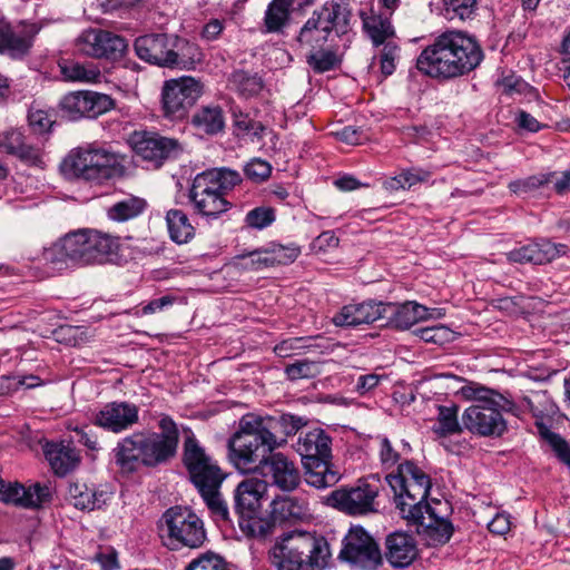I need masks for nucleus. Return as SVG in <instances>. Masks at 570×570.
<instances>
[{"instance_id": "obj_14", "label": "nucleus", "mask_w": 570, "mask_h": 570, "mask_svg": "<svg viewBox=\"0 0 570 570\" xmlns=\"http://www.w3.org/2000/svg\"><path fill=\"white\" fill-rule=\"evenodd\" d=\"M340 558L361 570H375L382 563L379 544L362 527L345 535Z\"/></svg>"}, {"instance_id": "obj_5", "label": "nucleus", "mask_w": 570, "mask_h": 570, "mask_svg": "<svg viewBox=\"0 0 570 570\" xmlns=\"http://www.w3.org/2000/svg\"><path fill=\"white\" fill-rule=\"evenodd\" d=\"M269 429L256 414L248 413L239 420L238 430L228 440V458L238 471L255 472L281 445Z\"/></svg>"}, {"instance_id": "obj_4", "label": "nucleus", "mask_w": 570, "mask_h": 570, "mask_svg": "<svg viewBox=\"0 0 570 570\" xmlns=\"http://www.w3.org/2000/svg\"><path fill=\"white\" fill-rule=\"evenodd\" d=\"M183 464L189 481L197 489L212 517L216 521H228V505L220 493L227 474L218 462L206 453L193 433L187 435L184 441Z\"/></svg>"}, {"instance_id": "obj_11", "label": "nucleus", "mask_w": 570, "mask_h": 570, "mask_svg": "<svg viewBox=\"0 0 570 570\" xmlns=\"http://www.w3.org/2000/svg\"><path fill=\"white\" fill-rule=\"evenodd\" d=\"M163 520L167 531L166 544L171 550L181 547L196 549L206 540L203 520L187 507H171L164 514Z\"/></svg>"}, {"instance_id": "obj_13", "label": "nucleus", "mask_w": 570, "mask_h": 570, "mask_svg": "<svg viewBox=\"0 0 570 570\" xmlns=\"http://www.w3.org/2000/svg\"><path fill=\"white\" fill-rule=\"evenodd\" d=\"M203 94L202 83L191 77L166 80L161 88V110L165 118L183 120Z\"/></svg>"}, {"instance_id": "obj_50", "label": "nucleus", "mask_w": 570, "mask_h": 570, "mask_svg": "<svg viewBox=\"0 0 570 570\" xmlns=\"http://www.w3.org/2000/svg\"><path fill=\"white\" fill-rule=\"evenodd\" d=\"M320 49H312L306 56V62L316 73L330 71L341 63V58L335 51Z\"/></svg>"}, {"instance_id": "obj_16", "label": "nucleus", "mask_w": 570, "mask_h": 570, "mask_svg": "<svg viewBox=\"0 0 570 570\" xmlns=\"http://www.w3.org/2000/svg\"><path fill=\"white\" fill-rule=\"evenodd\" d=\"M129 142L138 156L156 167L166 159L176 158L181 153V146L177 139L164 137L157 132L135 131Z\"/></svg>"}, {"instance_id": "obj_28", "label": "nucleus", "mask_w": 570, "mask_h": 570, "mask_svg": "<svg viewBox=\"0 0 570 570\" xmlns=\"http://www.w3.org/2000/svg\"><path fill=\"white\" fill-rule=\"evenodd\" d=\"M386 550V560L394 568L409 567L419 554L414 538L404 532L387 535Z\"/></svg>"}, {"instance_id": "obj_15", "label": "nucleus", "mask_w": 570, "mask_h": 570, "mask_svg": "<svg viewBox=\"0 0 570 570\" xmlns=\"http://www.w3.org/2000/svg\"><path fill=\"white\" fill-rule=\"evenodd\" d=\"M377 495V485L358 480L354 487H342L332 491L327 497V503L346 514L360 515L376 511Z\"/></svg>"}, {"instance_id": "obj_63", "label": "nucleus", "mask_w": 570, "mask_h": 570, "mask_svg": "<svg viewBox=\"0 0 570 570\" xmlns=\"http://www.w3.org/2000/svg\"><path fill=\"white\" fill-rule=\"evenodd\" d=\"M302 343H303L302 337H293V338L284 340L274 347V352L279 357H288L292 355L293 351L303 347Z\"/></svg>"}, {"instance_id": "obj_29", "label": "nucleus", "mask_w": 570, "mask_h": 570, "mask_svg": "<svg viewBox=\"0 0 570 570\" xmlns=\"http://www.w3.org/2000/svg\"><path fill=\"white\" fill-rule=\"evenodd\" d=\"M271 517L276 522L297 523L311 517L304 498L278 495L271 503Z\"/></svg>"}, {"instance_id": "obj_58", "label": "nucleus", "mask_w": 570, "mask_h": 570, "mask_svg": "<svg viewBox=\"0 0 570 570\" xmlns=\"http://www.w3.org/2000/svg\"><path fill=\"white\" fill-rule=\"evenodd\" d=\"M417 334L424 342L443 344L450 340L452 332L446 326L439 325L420 328Z\"/></svg>"}, {"instance_id": "obj_41", "label": "nucleus", "mask_w": 570, "mask_h": 570, "mask_svg": "<svg viewBox=\"0 0 570 570\" xmlns=\"http://www.w3.org/2000/svg\"><path fill=\"white\" fill-rule=\"evenodd\" d=\"M458 405H439L436 423L433 425L432 431L441 438L460 433L462 428L458 419Z\"/></svg>"}, {"instance_id": "obj_62", "label": "nucleus", "mask_w": 570, "mask_h": 570, "mask_svg": "<svg viewBox=\"0 0 570 570\" xmlns=\"http://www.w3.org/2000/svg\"><path fill=\"white\" fill-rule=\"evenodd\" d=\"M403 184L406 189H410L412 186L426 181L431 174L424 169H409L403 170L402 173Z\"/></svg>"}, {"instance_id": "obj_7", "label": "nucleus", "mask_w": 570, "mask_h": 570, "mask_svg": "<svg viewBox=\"0 0 570 570\" xmlns=\"http://www.w3.org/2000/svg\"><path fill=\"white\" fill-rule=\"evenodd\" d=\"M302 456L306 482L316 488L324 489L335 485L341 473L332 463V439L320 428L302 432L295 445Z\"/></svg>"}, {"instance_id": "obj_26", "label": "nucleus", "mask_w": 570, "mask_h": 570, "mask_svg": "<svg viewBox=\"0 0 570 570\" xmlns=\"http://www.w3.org/2000/svg\"><path fill=\"white\" fill-rule=\"evenodd\" d=\"M266 491L267 481L264 480L253 478L238 483L234 491V510L239 519L258 512Z\"/></svg>"}, {"instance_id": "obj_42", "label": "nucleus", "mask_w": 570, "mask_h": 570, "mask_svg": "<svg viewBox=\"0 0 570 570\" xmlns=\"http://www.w3.org/2000/svg\"><path fill=\"white\" fill-rule=\"evenodd\" d=\"M203 178L219 190L224 196L227 190H230L236 185L242 183V176L237 170L222 167L214 168L199 174Z\"/></svg>"}, {"instance_id": "obj_59", "label": "nucleus", "mask_w": 570, "mask_h": 570, "mask_svg": "<svg viewBox=\"0 0 570 570\" xmlns=\"http://www.w3.org/2000/svg\"><path fill=\"white\" fill-rule=\"evenodd\" d=\"M380 458L383 465L391 468L397 463L400 454L392 448L389 439L383 438L380 444Z\"/></svg>"}, {"instance_id": "obj_55", "label": "nucleus", "mask_w": 570, "mask_h": 570, "mask_svg": "<svg viewBox=\"0 0 570 570\" xmlns=\"http://www.w3.org/2000/svg\"><path fill=\"white\" fill-rule=\"evenodd\" d=\"M541 435L551 446L559 461L570 469V444L560 434L548 429L541 431Z\"/></svg>"}, {"instance_id": "obj_22", "label": "nucleus", "mask_w": 570, "mask_h": 570, "mask_svg": "<svg viewBox=\"0 0 570 570\" xmlns=\"http://www.w3.org/2000/svg\"><path fill=\"white\" fill-rule=\"evenodd\" d=\"M189 198L195 209L207 217H217L230 207L225 196L200 175H197L193 181Z\"/></svg>"}, {"instance_id": "obj_23", "label": "nucleus", "mask_w": 570, "mask_h": 570, "mask_svg": "<svg viewBox=\"0 0 570 570\" xmlns=\"http://www.w3.org/2000/svg\"><path fill=\"white\" fill-rule=\"evenodd\" d=\"M174 36L167 33H149L138 37L134 47L136 55L144 61L169 68L171 57V46Z\"/></svg>"}, {"instance_id": "obj_48", "label": "nucleus", "mask_w": 570, "mask_h": 570, "mask_svg": "<svg viewBox=\"0 0 570 570\" xmlns=\"http://www.w3.org/2000/svg\"><path fill=\"white\" fill-rule=\"evenodd\" d=\"M263 420L266 425H271L269 432L275 435L278 431L284 435L296 434L306 424L302 416L292 414H283L279 417L263 416Z\"/></svg>"}, {"instance_id": "obj_51", "label": "nucleus", "mask_w": 570, "mask_h": 570, "mask_svg": "<svg viewBox=\"0 0 570 570\" xmlns=\"http://www.w3.org/2000/svg\"><path fill=\"white\" fill-rule=\"evenodd\" d=\"M56 122V114L52 109H41L31 106L28 111V124L37 134L48 132Z\"/></svg>"}, {"instance_id": "obj_35", "label": "nucleus", "mask_w": 570, "mask_h": 570, "mask_svg": "<svg viewBox=\"0 0 570 570\" xmlns=\"http://www.w3.org/2000/svg\"><path fill=\"white\" fill-rule=\"evenodd\" d=\"M111 493L88 488L87 484L72 482L68 489V497L76 509L92 511L101 509L110 499Z\"/></svg>"}, {"instance_id": "obj_21", "label": "nucleus", "mask_w": 570, "mask_h": 570, "mask_svg": "<svg viewBox=\"0 0 570 570\" xmlns=\"http://www.w3.org/2000/svg\"><path fill=\"white\" fill-rule=\"evenodd\" d=\"M566 244H556L548 238H539L519 248L507 253V259L518 264H548L561 256L567 255Z\"/></svg>"}, {"instance_id": "obj_25", "label": "nucleus", "mask_w": 570, "mask_h": 570, "mask_svg": "<svg viewBox=\"0 0 570 570\" xmlns=\"http://www.w3.org/2000/svg\"><path fill=\"white\" fill-rule=\"evenodd\" d=\"M442 315L441 309L433 308L430 312L428 307L415 302H406L401 305L384 303L383 320H387L393 326L401 330H406L420 321Z\"/></svg>"}, {"instance_id": "obj_32", "label": "nucleus", "mask_w": 570, "mask_h": 570, "mask_svg": "<svg viewBox=\"0 0 570 570\" xmlns=\"http://www.w3.org/2000/svg\"><path fill=\"white\" fill-rule=\"evenodd\" d=\"M360 18L364 32L375 47L395 38V29L390 17L370 9L368 11L361 10Z\"/></svg>"}, {"instance_id": "obj_1", "label": "nucleus", "mask_w": 570, "mask_h": 570, "mask_svg": "<svg viewBox=\"0 0 570 570\" xmlns=\"http://www.w3.org/2000/svg\"><path fill=\"white\" fill-rule=\"evenodd\" d=\"M385 479L402 519L416 525L417 533L429 546L445 544L453 534V525L426 503L432 485L430 476L412 461H405L399 464L396 473H390Z\"/></svg>"}, {"instance_id": "obj_20", "label": "nucleus", "mask_w": 570, "mask_h": 570, "mask_svg": "<svg viewBox=\"0 0 570 570\" xmlns=\"http://www.w3.org/2000/svg\"><path fill=\"white\" fill-rule=\"evenodd\" d=\"M255 472L285 492L294 491L301 483V474L294 462L279 452L271 454Z\"/></svg>"}, {"instance_id": "obj_34", "label": "nucleus", "mask_w": 570, "mask_h": 570, "mask_svg": "<svg viewBox=\"0 0 570 570\" xmlns=\"http://www.w3.org/2000/svg\"><path fill=\"white\" fill-rule=\"evenodd\" d=\"M45 455L55 473L60 476L72 471L80 460L77 450L70 443H48Z\"/></svg>"}, {"instance_id": "obj_27", "label": "nucleus", "mask_w": 570, "mask_h": 570, "mask_svg": "<svg viewBox=\"0 0 570 570\" xmlns=\"http://www.w3.org/2000/svg\"><path fill=\"white\" fill-rule=\"evenodd\" d=\"M0 151L17 157L29 166H40L42 155L39 148L26 142L24 135L18 129L0 132Z\"/></svg>"}, {"instance_id": "obj_37", "label": "nucleus", "mask_w": 570, "mask_h": 570, "mask_svg": "<svg viewBox=\"0 0 570 570\" xmlns=\"http://www.w3.org/2000/svg\"><path fill=\"white\" fill-rule=\"evenodd\" d=\"M294 0H273L265 11L264 31L267 33L281 32L288 24Z\"/></svg>"}, {"instance_id": "obj_64", "label": "nucleus", "mask_w": 570, "mask_h": 570, "mask_svg": "<svg viewBox=\"0 0 570 570\" xmlns=\"http://www.w3.org/2000/svg\"><path fill=\"white\" fill-rule=\"evenodd\" d=\"M488 529L494 534H505L510 530L509 517L505 514H497L489 523Z\"/></svg>"}, {"instance_id": "obj_10", "label": "nucleus", "mask_w": 570, "mask_h": 570, "mask_svg": "<svg viewBox=\"0 0 570 570\" xmlns=\"http://www.w3.org/2000/svg\"><path fill=\"white\" fill-rule=\"evenodd\" d=\"M352 12L345 0H328L301 28L296 41L309 49L322 48L335 32L344 35L348 30Z\"/></svg>"}, {"instance_id": "obj_44", "label": "nucleus", "mask_w": 570, "mask_h": 570, "mask_svg": "<svg viewBox=\"0 0 570 570\" xmlns=\"http://www.w3.org/2000/svg\"><path fill=\"white\" fill-rule=\"evenodd\" d=\"M554 173L538 174L509 183V189L517 196H528L550 184Z\"/></svg>"}, {"instance_id": "obj_49", "label": "nucleus", "mask_w": 570, "mask_h": 570, "mask_svg": "<svg viewBox=\"0 0 570 570\" xmlns=\"http://www.w3.org/2000/svg\"><path fill=\"white\" fill-rule=\"evenodd\" d=\"M296 257V250L293 249L289 255H286L283 247L272 253L255 252L250 255V267L261 269L262 267H268L275 264H286L288 262H293Z\"/></svg>"}, {"instance_id": "obj_6", "label": "nucleus", "mask_w": 570, "mask_h": 570, "mask_svg": "<svg viewBox=\"0 0 570 570\" xmlns=\"http://www.w3.org/2000/svg\"><path fill=\"white\" fill-rule=\"evenodd\" d=\"M330 557L326 540L306 531L284 534L268 552L276 570H323Z\"/></svg>"}, {"instance_id": "obj_3", "label": "nucleus", "mask_w": 570, "mask_h": 570, "mask_svg": "<svg viewBox=\"0 0 570 570\" xmlns=\"http://www.w3.org/2000/svg\"><path fill=\"white\" fill-rule=\"evenodd\" d=\"M459 393L475 404L462 414L463 426L472 434L484 438H500L508 431L503 413L515 414L518 406L500 392L475 382L463 385Z\"/></svg>"}, {"instance_id": "obj_17", "label": "nucleus", "mask_w": 570, "mask_h": 570, "mask_svg": "<svg viewBox=\"0 0 570 570\" xmlns=\"http://www.w3.org/2000/svg\"><path fill=\"white\" fill-rule=\"evenodd\" d=\"M61 111L71 120L96 118L114 108V100L106 94L90 90L69 92L59 102Z\"/></svg>"}, {"instance_id": "obj_9", "label": "nucleus", "mask_w": 570, "mask_h": 570, "mask_svg": "<svg viewBox=\"0 0 570 570\" xmlns=\"http://www.w3.org/2000/svg\"><path fill=\"white\" fill-rule=\"evenodd\" d=\"M62 171L70 177L102 185L124 175L120 157L104 148H77L63 159Z\"/></svg>"}, {"instance_id": "obj_40", "label": "nucleus", "mask_w": 570, "mask_h": 570, "mask_svg": "<svg viewBox=\"0 0 570 570\" xmlns=\"http://www.w3.org/2000/svg\"><path fill=\"white\" fill-rule=\"evenodd\" d=\"M170 238L177 244L189 242L195 235V228L188 216L180 209H170L166 215Z\"/></svg>"}, {"instance_id": "obj_33", "label": "nucleus", "mask_w": 570, "mask_h": 570, "mask_svg": "<svg viewBox=\"0 0 570 570\" xmlns=\"http://www.w3.org/2000/svg\"><path fill=\"white\" fill-rule=\"evenodd\" d=\"M112 454L115 463L122 473L136 472L142 465V454L136 432L119 440Z\"/></svg>"}, {"instance_id": "obj_57", "label": "nucleus", "mask_w": 570, "mask_h": 570, "mask_svg": "<svg viewBox=\"0 0 570 570\" xmlns=\"http://www.w3.org/2000/svg\"><path fill=\"white\" fill-rule=\"evenodd\" d=\"M275 220V212L271 207H256L249 210L245 217L247 226L263 229Z\"/></svg>"}, {"instance_id": "obj_56", "label": "nucleus", "mask_w": 570, "mask_h": 570, "mask_svg": "<svg viewBox=\"0 0 570 570\" xmlns=\"http://www.w3.org/2000/svg\"><path fill=\"white\" fill-rule=\"evenodd\" d=\"M243 170L247 179L259 184L271 177L272 165L262 158H253L245 164Z\"/></svg>"}, {"instance_id": "obj_38", "label": "nucleus", "mask_w": 570, "mask_h": 570, "mask_svg": "<svg viewBox=\"0 0 570 570\" xmlns=\"http://www.w3.org/2000/svg\"><path fill=\"white\" fill-rule=\"evenodd\" d=\"M191 124L199 131L216 135L225 127L223 110L219 106L202 107L194 114Z\"/></svg>"}, {"instance_id": "obj_52", "label": "nucleus", "mask_w": 570, "mask_h": 570, "mask_svg": "<svg viewBox=\"0 0 570 570\" xmlns=\"http://www.w3.org/2000/svg\"><path fill=\"white\" fill-rule=\"evenodd\" d=\"M381 46H383L380 55L381 71L384 76H391L395 71L401 49L394 39H390Z\"/></svg>"}, {"instance_id": "obj_60", "label": "nucleus", "mask_w": 570, "mask_h": 570, "mask_svg": "<svg viewBox=\"0 0 570 570\" xmlns=\"http://www.w3.org/2000/svg\"><path fill=\"white\" fill-rule=\"evenodd\" d=\"M141 0H104L101 8L106 13L127 11L135 8Z\"/></svg>"}, {"instance_id": "obj_53", "label": "nucleus", "mask_w": 570, "mask_h": 570, "mask_svg": "<svg viewBox=\"0 0 570 570\" xmlns=\"http://www.w3.org/2000/svg\"><path fill=\"white\" fill-rule=\"evenodd\" d=\"M320 372V365L308 360L296 361L285 367V374L291 381L312 379L318 375Z\"/></svg>"}, {"instance_id": "obj_61", "label": "nucleus", "mask_w": 570, "mask_h": 570, "mask_svg": "<svg viewBox=\"0 0 570 570\" xmlns=\"http://www.w3.org/2000/svg\"><path fill=\"white\" fill-rule=\"evenodd\" d=\"M340 239L335 236L332 230L323 232L313 240V248L320 252H326L330 248L338 246Z\"/></svg>"}, {"instance_id": "obj_39", "label": "nucleus", "mask_w": 570, "mask_h": 570, "mask_svg": "<svg viewBox=\"0 0 570 570\" xmlns=\"http://www.w3.org/2000/svg\"><path fill=\"white\" fill-rule=\"evenodd\" d=\"M59 69L63 80L71 82H97L101 77L92 63L85 65L70 59H62Z\"/></svg>"}, {"instance_id": "obj_12", "label": "nucleus", "mask_w": 570, "mask_h": 570, "mask_svg": "<svg viewBox=\"0 0 570 570\" xmlns=\"http://www.w3.org/2000/svg\"><path fill=\"white\" fill-rule=\"evenodd\" d=\"M161 432H136L141 449L142 465L157 466L176 454L179 433L176 423L169 416L159 421Z\"/></svg>"}, {"instance_id": "obj_19", "label": "nucleus", "mask_w": 570, "mask_h": 570, "mask_svg": "<svg viewBox=\"0 0 570 570\" xmlns=\"http://www.w3.org/2000/svg\"><path fill=\"white\" fill-rule=\"evenodd\" d=\"M79 50L95 58L119 59L128 48L125 38L109 31L90 29L79 37Z\"/></svg>"}, {"instance_id": "obj_47", "label": "nucleus", "mask_w": 570, "mask_h": 570, "mask_svg": "<svg viewBox=\"0 0 570 570\" xmlns=\"http://www.w3.org/2000/svg\"><path fill=\"white\" fill-rule=\"evenodd\" d=\"M230 82L237 92L244 97H252L259 94L263 89V80L256 73L252 75L244 70H237L232 73Z\"/></svg>"}, {"instance_id": "obj_43", "label": "nucleus", "mask_w": 570, "mask_h": 570, "mask_svg": "<svg viewBox=\"0 0 570 570\" xmlns=\"http://www.w3.org/2000/svg\"><path fill=\"white\" fill-rule=\"evenodd\" d=\"M443 14L449 21L472 20L476 16L479 0H443Z\"/></svg>"}, {"instance_id": "obj_24", "label": "nucleus", "mask_w": 570, "mask_h": 570, "mask_svg": "<svg viewBox=\"0 0 570 570\" xmlns=\"http://www.w3.org/2000/svg\"><path fill=\"white\" fill-rule=\"evenodd\" d=\"M384 317V303L367 301L343 306L337 312L332 322L340 327H357L360 325L372 324Z\"/></svg>"}, {"instance_id": "obj_18", "label": "nucleus", "mask_w": 570, "mask_h": 570, "mask_svg": "<svg viewBox=\"0 0 570 570\" xmlns=\"http://www.w3.org/2000/svg\"><path fill=\"white\" fill-rule=\"evenodd\" d=\"M138 421V406L125 401L109 402L94 412L91 417L94 425L115 434L131 429Z\"/></svg>"}, {"instance_id": "obj_54", "label": "nucleus", "mask_w": 570, "mask_h": 570, "mask_svg": "<svg viewBox=\"0 0 570 570\" xmlns=\"http://www.w3.org/2000/svg\"><path fill=\"white\" fill-rule=\"evenodd\" d=\"M185 570H230V568L223 557L206 552L191 560Z\"/></svg>"}, {"instance_id": "obj_36", "label": "nucleus", "mask_w": 570, "mask_h": 570, "mask_svg": "<svg viewBox=\"0 0 570 570\" xmlns=\"http://www.w3.org/2000/svg\"><path fill=\"white\" fill-rule=\"evenodd\" d=\"M169 68L190 70L203 60L199 47L186 39L174 36Z\"/></svg>"}, {"instance_id": "obj_45", "label": "nucleus", "mask_w": 570, "mask_h": 570, "mask_svg": "<svg viewBox=\"0 0 570 570\" xmlns=\"http://www.w3.org/2000/svg\"><path fill=\"white\" fill-rule=\"evenodd\" d=\"M145 205V200L141 198L128 197L112 205L108 209V217L116 222H125L142 213Z\"/></svg>"}, {"instance_id": "obj_31", "label": "nucleus", "mask_w": 570, "mask_h": 570, "mask_svg": "<svg viewBox=\"0 0 570 570\" xmlns=\"http://www.w3.org/2000/svg\"><path fill=\"white\" fill-rule=\"evenodd\" d=\"M32 46V37L24 29H17L9 23L0 24V53L12 59H21L28 55Z\"/></svg>"}, {"instance_id": "obj_2", "label": "nucleus", "mask_w": 570, "mask_h": 570, "mask_svg": "<svg viewBox=\"0 0 570 570\" xmlns=\"http://www.w3.org/2000/svg\"><path fill=\"white\" fill-rule=\"evenodd\" d=\"M484 52L475 37L448 30L436 36L416 58L417 70L432 79L448 81L474 71Z\"/></svg>"}, {"instance_id": "obj_30", "label": "nucleus", "mask_w": 570, "mask_h": 570, "mask_svg": "<svg viewBox=\"0 0 570 570\" xmlns=\"http://www.w3.org/2000/svg\"><path fill=\"white\" fill-rule=\"evenodd\" d=\"M50 499V488L40 483L29 488L19 483H9L7 488L6 503H13L22 508H39Z\"/></svg>"}, {"instance_id": "obj_46", "label": "nucleus", "mask_w": 570, "mask_h": 570, "mask_svg": "<svg viewBox=\"0 0 570 570\" xmlns=\"http://www.w3.org/2000/svg\"><path fill=\"white\" fill-rule=\"evenodd\" d=\"M273 519L257 517L256 514L246 515L239 519V527L248 535L257 539H266L272 535L275 529Z\"/></svg>"}, {"instance_id": "obj_8", "label": "nucleus", "mask_w": 570, "mask_h": 570, "mask_svg": "<svg viewBox=\"0 0 570 570\" xmlns=\"http://www.w3.org/2000/svg\"><path fill=\"white\" fill-rule=\"evenodd\" d=\"M118 238L96 229L68 233L51 249L52 261L73 264L102 263L118 249Z\"/></svg>"}]
</instances>
